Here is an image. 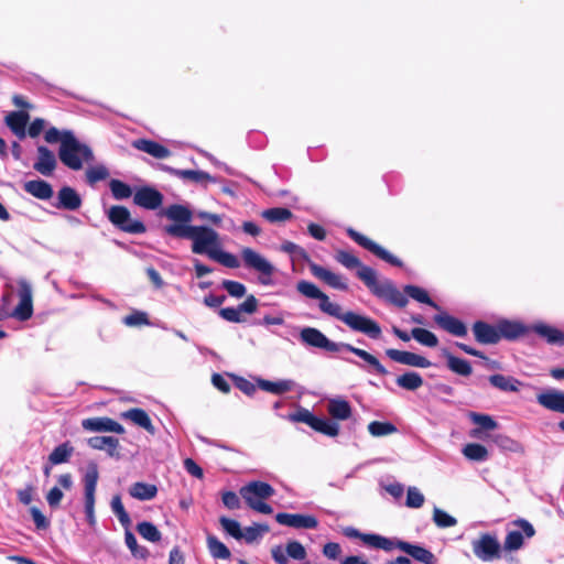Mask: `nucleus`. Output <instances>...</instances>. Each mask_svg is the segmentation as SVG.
I'll list each match as a JSON object with an SVG mask.
<instances>
[{
    "label": "nucleus",
    "instance_id": "nucleus-1",
    "mask_svg": "<svg viewBox=\"0 0 564 564\" xmlns=\"http://www.w3.org/2000/svg\"><path fill=\"white\" fill-rule=\"evenodd\" d=\"M296 289L302 295L308 299L319 300V308L322 312L339 319L350 329L362 333L370 338L380 337L381 328L377 322L355 312H344L339 304L332 302L329 297L312 282L300 281Z\"/></svg>",
    "mask_w": 564,
    "mask_h": 564
},
{
    "label": "nucleus",
    "instance_id": "nucleus-2",
    "mask_svg": "<svg viewBox=\"0 0 564 564\" xmlns=\"http://www.w3.org/2000/svg\"><path fill=\"white\" fill-rule=\"evenodd\" d=\"M58 156L64 165L74 171L82 170L85 164H90L95 159L93 150L79 142L73 133L64 135Z\"/></svg>",
    "mask_w": 564,
    "mask_h": 564
},
{
    "label": "nucleus",
    "instance_id": "nucleus-3",
    "mask_svg": "<svg viewBox=\"0 0 564 564\" xmlns=\"http://www.w3.org/2000/svg\"><path fill=\"white\" fill-rule=\"evenodd\" d=\"M14 296L13 293L4 294L2 296V306L0 307V319L13 317L18 321L24 322L32 317L33 314V300H32V288L25 281L18 282V290L15 296L19 300L18 305L9 310L11 299Z\"/></svg>",
    "mask_w": 564,
    "mask_h": 564
},
{
    "label": "nucleus",
    "instance_id": "nucleus-4",
    "mask_svg": "<svg viewBox=\"0 0 564 564\" xmlns=\"http://www.w3.org/2000/svg\"><path fill=\"white\" fill-rule=\"evenodd\" d=\"M359 279L378 297L383 299L399 307L408 304V299L401 293L390 280H379L373 269H362Z\"/></svg>",
    "mask_w": 564,
    "mask_h": 564
},
{
    "label": "nucleus",
    "instance_id": "nucleus-5",
    "mask_svg": "<svg viewBox=\"0 0 564 564\" xmlns=\"http://www.w3.org/2000/svg\"><path fill=\"white\" fill-rule=\"evenodd\" d=\"M240 495L246 503L257 512L271 514L273 509L265 502L267 499L274 495L271 485L263 481H252L241 487Z\"/></svg>",
    "mask_w": 564,
    "mask_h": 564
},
{
    "label": "nucleus",
    "instance_id": "nucleus-6",
    "mask_svg": "<svg viewBox=\"0 0 564 564\" xmlns=\"http://www.w3.org/2000/svg\"><path fill=\"white\" fill-rule=\"evenodd\" d=\"M191 240L194 253L206 254L209 258L221 247L218 232L205 226H196Z\"/></svg>",
    "mask_w": 564,
    "mask_h": 564
},
{
    "label": "nucleus",
    "instance_id": "nucleus-7",
    "mask_svg": "<svg viewBox=\"0 0 564 564\" xmlns=\"http://www.w3.org/2000/svg\"><path fill=\"white\" fill-rule=\"evenodd\" d=\"M241 258L245 267L259 273V282L261 284L270 285L272 283L275 268L265 257L247 247L241 250Z\"/></svg>",
    "mask_w": 564,
    "mask_h": 564
},
{
    "label": "nucleus",
    "instance_id": "nucleus-8",
    "mask_svg": "<svg viewBox=\"0 0 564 564\" xmlns=\"http://www.w3.org/2000/svg\"><path fill=\"white\" fill-rule=\"evenodd\" d=\"M288 419L292 422H303L311 426L313 430L327 436L334 437L339 433V425L337 423L327 419H319L307 409L301 408L295 413L290 414Z\"/></svg>",
    "mask_w": 564,
    "mask_h": 564
},
{
    "label": "nucleus",
    "instance_id": "nucleus-9",
    "mask_svg": "<svg viewBox=\"0 0 564 564\" xmlns=\"http://www.w3.org/2000/svg\"><path fill=\"white\" fill-rule=\"evenodd\" d=\"M108 217L113 225L127 232L141 234L145 231L144 225L139 220L132 219L126 207H111L108 212Z\"/></svg>",
    "mask_w": 564,
    "mask_h": 564
},
{
    "label": "nucleus",
    "instance_id": "nucleus-10",
    "mask_svg": "<svg viewBox=\"0 0 564 564\" xmlns=\"http://www.w3.org/2000/svg\"><path fill=\"white\" fill-rule=\"evenodd\" d=\"M471 545L474 554L484 562H490L500 555V543L491 534H481L479 539L473 541Z\"/></svg>",
    "mask_w": 564,
    "mask_h": 564
},
{
    "label": "nucleus",
    "instance_id": "nucleus-11",
    "mask_svg": "<svg viewBox=\"0 0 564 564\" xmlns=\"http://www.w3.org/2000/svg\"><path fill=\"white\" fill-rule=\"evenodd\" d=\"M347 234L355 242H357L359 246L364 247L365 249L369 250L370 252L376 254L378 258L384 260L386 262H388L392 265H397V267L402 265V262L397 257L391 254L388 250H386L384 248H382L381 246H379L378 243H376L368 237L357 232L356 230H354L351 228L347 229Z\"/></svg>",
    "mask_w": 564,
    "mask_h": 564
},
{
    "label": "nucleus",
    "instance_id": "nucleus-12",
    "mask_svg": "<svg viewBox=\"0 0 564 564\" xmlns=\"http://www.w3.org/2000/svg\"><path fill=\"white\" fill-rule=\"evenodd\" d=\"M300 338L304 344L326 351L341 350V343L329 340L319 329L314 327L303 328Z\"/></svg>",
    "mask_w": 564,
    "mask_h": 564
},
{
    "label": "nucleus",
    "instance_id": "nucleus-13",
    "mask_svg": "<svg viewBox=\"0 0 564 564\" xmlns=\"http://www.w3.org/2000/svg\"><path fill=\"white\" fill-rule=\"evenodd\" d=\"M343 533L348 538L360 539L365 544L375 549H381L384 551H391L394 549L393 540L379 534L361 533L352 527L345 528Z\"/></svg>",
    "mask_w": 564,
    "mask_h": 564
},
{
    "label": "nucleus",
    "instance_id": "nucleus-14",
    "mask_svg": "<svg viewBox=\"0 0 564 564\" xmlns=\"http://www.w3.org/2000/svg\"><path fill=\"white\" fill-rule=\"evenodd\" d=\"M82 426L89 432H112L117 434L126 432L120 423L107 416L85 419L82 421Z\"/></svg>",
    "mask_w": 564,
    "mask_h": 564
},
{
    "label": "nucleus",
    "instance_id": "nucleus-15",
    "mask_svg": "<svg viewBox=\"0 0 564 564\" xmlns=\"http://www.w3.org/2000/svg\"><path fill=\"white\" fill-rule=\"evenodd\" d=\"M275 520L281 525L295 529H315L318 521L315 517L300 513H278Z\"/></svg>",
    "mask_w": 564,
    "mask_h": 564
},
{
    "label": "nucleus",
    "instance_id": "nucleus-16",
    "mask_svg": "<svg viewBox=\"0 0 564 564\" xmlns=\"http://www.w3.org/2000/svg\"><path fill=\"white\" fill-rule=\"evenodd\" d=\"M310 269L312 274L325 282L327 285H329L333 289L346 291L348 289V284L346 279L337 274L326 268H323L314 262H310Z\"/></svg>",
    "mask_w": 564,
    "mask_h": 564
},
{
    "label": "nucleus",
    "instance_id": "nucleus-17",
    "mask_svg": "<svg viewBox=\"0 0 564 564\" xmlns=\"http://www.w3.org/2000/svg\"><path fill=\"white\" fill-rule=\"evenodd\" d=\"M386 354L393 361L402 364V365L417 367V368H429L431 366L430 360H427L425 357L420 356L414 352L403 351V350H398V349H388L386 351Z\"/></svg>",
    "mask_w": 564,
    "mask_h": 564
},
{
    "label": "nucleus",
    "instance_id": "nucleus-18",
    "mask_svg": "<svg viewBox=\"0 0 564 564\" xmlns=\"http://www.w3.org/2000/svg\"><path fill=\"white\" fill-rule=\"evenodd\" d=\"M394 547L405 552L410 556H412L414 560L424 563V564H435L436 557L435 555L429 551L427 549L414 545L404 541L393 540Z\"/></svg>",
    "mask_w": 564,
    "mask_h": 564
},
{
    "label": "nucleus",
    "instance_id": "nucleus-19",
    "mask_svg": "<svg viewBox=\"0 0 564 564\" xmlns=\"http://www.w3.org/2000/svg\"><path fill=\"white\" fill-rule=\"evenodd\" d=\"M29 119L30 116L24 110L11 111L4 117V123L17 138L23 139L26 135Z\"/></svg>",
    "mask_w": 564,
    "mask_h": 564
},
{
    "label": "nucleus",
    "instance_id": "nucleus-20",
    "mask_svg": "<svg viewBox=\"0 0 564 564\" xmlns=\"http://www.w3.org/2000/svg\"><path fill=\"white\" fill-rule=\"evenodd\" d=\"M536 400L543 408L564 414V391L551 389L540 393Z\"/></svg>",
    "mask_w": 564,
    "mask_h": 564
},
{
    "label": "nucleus",
    "instance_id": "nucleus-21",
    "mask_svg": "<svg viewBox=\"0 0 564 564\" xmlns=\"http://www.w3.org/2000/svg\"><path fill=\"white\" fill-rule=\"evenodd\" d=\"M434 321L441 328L452 335L462 337L467 334V327L465 324L458 318L445 312H441L440 314L435 315Z\"/></svg>",
    "mask_w": 564,
    "mask_h": 564
},
{
    "label": "nucleus",
    "instance_id": "nucleus-22",
    "mask_svg": "<svg viewBox=\"0 0 564 564\" xmlns=\"http://www.w3.org/2000/svg\"><path fill=\"white\" fill-rule=\"evenodd\" d=\"M55 207L66 210H77L82 206L80 195L72 187L64 186L59 189Z\"/></svg>",
    "mask_w": 564,
    "mask_h": 564
},
{
    "label": "nucleus",
    "instance_id": "nucleus-23",
    "mask_svg": "<svg viewBox=\"0 0 564 564\" xmlns=\"http://www.w3.org/2000/svg\"><path fill=\"white\" fill-rule=\"evenodd\" d=\"M162 195L158 191L143 187L134 194L133 200L138 206L147 209H155L162 204Z\"/></svg>",
    "mask_w": 564,
    "mask_h": 564
},
{
    "label": "nucleus",
    "instance_id": "nucleus-24",
    "mask_svg": "<svg viewBox=\"0 0 564 564\" xmlns=\"http://www.w3.org/2000/svg\"><path fill=\"white\" fill-rule=\"evenodd\" d=\"M468 416L474 424L478 425L477 429H473L469 433L473 438H482V430L492 431L498 427V423L490 415L470 412Z\"/></svg>",
    "mask_w": 564,
    "mask_h": 564
},
{
    "label": "nucleus",
    "instance_id": "nucleus-25",
    "mask_svg": "<svg viewBox=\"0 0 564 564\" xmlns=\"http://www.w3.org/2000/svg\"><path fill=\"white\" fill-rule=\"evenodd\" d=\"M132 147L139 151L145 152L152 155L155 159H166L171 155V152L167 148L162 144L147 140V139H138L132 142Z\"/></svg>",
    "mask_w": 564,
    "mask_h": 564
},
{
    "label": "nucleus",
    "instance_id": "nucleus-26",
    "mask_svg": "<svg viewBox=\"0 0 564 564\" xmlns=\"http://www.w3.org/2000/svg\"><path fill=\"white\" fill-rule=\"evenodd\" d=\"M327 412L333 419L345 421L351 416L352 410L348 401L336 397L327 400Z\"/></svg>",
    "mask_w": 564,
    "mask_h": 564
},
{
    "label": "nucleus",
    "instance_id": "nucleus-27",
    "mask_svg": "<svg viewBox=\"0 0 564 564\" xmlns=\"http://www.w3.org/2000/svg\"><path fill=\"white\" fill-rule=\"evenodd\" d=\"M477 341L481 344H496L500 340L498 326L494 327L484 322H477L473 327Z\"/></svg>",
    "mask_w": 564,
    "mask_h": 564
},
{
    "label": "nucleus",
    "instance_id": "nucleus-28",
    "mask_svg": "<svg viewBox=\"0 0 564 564\" xmlns=\"http://www.w3.org/2000/svg\"><path fill=\"white\" fill-rule=\"evenodd\" d=\"M121 417L131 421L133 424L144 429L150 434L155 433V429L148 413L142 409H130L121 413Z\"/></svg>",
    "mask_w": 564,
    "mask_h": 564
},
{
    "label": "nucleus",
    "instance_id": "nucleus-29",
    "mask_svg": "<svg viewBox=\"0 0 564 564\" xmlns=\"http://www.w3.org/2000/svg\"><path fill=\"white\" fill-rule=\"evenodd\" d=\"M73 486V479H72V476L69 474H64V475H61L58 477V486H55L53 487L46 495V500H47V503L52 507V508H55L59 505L62 498H63V491L62 489H65V490H70Z\"/></svg>",
    "mask_w": 564,
    "mask_h": 564
},
{
    "label": "nucleus",
    "instance_id": "nucleus-30",
    "mask_svg": "<svg viewBox=\"0 0 564 564\" xmlns=\"http://www.w3.org/2000/svg\"><path fill=\"white\" fill-rule=\"evenodd\" d=\"M531 329L539 336L545 338L549 344L564 343V333L551 325L544 323H535L531 326Z\"/></svg>",
    "mask_w": 564,
    "mask_h": 564
},
{
    "label": "nucleus",
    "instance_id": "nucleus-31",
    "mask_svg": "<svg viewBox=\"0 0 564 564\" xmlns=\"http://www.w3.org/2000/svg\"><path fill=\"white\" fill-rule=\"evenodd\" d=\"M94 449L106 451L109 456L118 455L119 441L112 436H95L87 441Z\"/></svg>",
    "mask_w": 564,
    "mask_h": 564
},
{
    "label": "nucleus",
    "instance_id": "nucleus-32",
    "mask_svg": "<svg viewBox=\"0 0 564 564\" xmlns=\"http://www.w3.org/2000/svg\"><path fill=\"white\" fill-rule=\"evenodd\" d=\"M442 355L446 358L447 367L453 372L465 377L471 373V366L467 360L453 356L445 348L442 349Z\"/></svg>",
    "mask_w": 564,
    "mask_h": 564
},
{
    "label": "nucleus",
    "instance_id": "nucleus-33",
    "mask_svg": "<svg viewBox=\"0 0 564 564\" xmlns=\"http://www.w3.org/2000/svg\"><path fill=\"white\" fill-rule=\"evenodd\" d=\"M56 166V158L46 148H37V172L48 175Z\"/></svg>",
    "mask_w": 564,
    "mask_h": 564
},
{
    "label": "nucleus",
    "instance_id": "nucleus-34",
    "mask_svg": "<svg viewBox=\"0 0 564 564\" xmlns=\"http://www.w3.org/2000/svg\"><path fill=\"white\" fill-rule=\"evenodd\" d=\"M341 349L350 351V352L355 354L356 356L360 357L361 359H364L366 362H368L370 366H372L379 375L388 373L387 369L380 364V361L375 356L369 354L368 351L360 349V348H356V347L351 346L350 344H344V343H341Z\"/></svg>",
    "mask_w": 564,
    "mask_h": 564
},
{
    "label": "nucleus",
    "instance_id": "nucleus-35",
    "mask_svg": "<svg viewBox=\"0 0 564 564\" xmlns=\"http://www.w3.org/2000/svg\"><path fill=\"white\" fill-rule=\"evenodd\" d=\"M499 336L513 339L527 332V328L519 322L501 321L498 323Z\"/></svg>",
    "mask_w": 564,
    "mask_h": 564
},
{
    "label": "nucleus",
    "instance_id": "nucleus-36",
    "mask_svg": "<svg viewBox=\"0 0 564 564\" xmlns=\"http://www.w3.org/2000/svg\"><path fill=\"white\" fill-rule=\"evenodd\" d=\"M489 382L501 391L517 392L521 386V382L513 378L502 375H492L489 377Z\"/></svg>",
    "mask_w": 564,
    "mask_h": 564
},
{
    "label": "nucleus",
    "instance_id": "nucleus-37",
    "mask_svg": "<svg viewBox=\"0 0 564 564\" xmlns=\"http://www.w3.org/2000/svg\"><path fill=\"white\" fill-rule=\"evenodd\" d=\"M129 494L138 500H151L156 496L158 488L152 484L135 482L130 487Z\"/></svg>",
    "mask_w": 564,
    "mask_h": 564
},
{
    "label": "nucleus",
    "instance_id": "nucleus-38",
    "mask_svg": "<svg viewBox=\"0 0 564 564\" xmlns=\"http://www.w3.org/2000/svg\"><path fill=\"white\" fill-rule=\"evenodd\" d=\"M335 259L337 262H339L341 265H344L347 269H357V276L359 278V273L362 269H371L370 267H367L360 262V260L354 256L352 253L344 250H339L335 254Z\"/></svg>",
    "mask_w": 564,
    "mask_h": 564
},
{
    "label": "nucleus",
    "instance_id": "nucleus-39",
    "mask_svg": "<svg viewBox=\"0 0 564 564\" xmlns=\"http://www.w3.org/2000/svg\"><path fill=\"white\" fill-rule=\"evenodd\" d=\"M259 386L264 391L274 393V394H282L284 392L291 391L295 383L292 380H280V381H268V380H261L259 382Z\"/></svg>",
    "mask_w": 564,
    "mask_h": 564
},
{
    "label": "nucleus",
    "instance_id": "nucleus-40",
    "mask_svg": "<svg viewBox=\"0 0 564 564\" xmlns=\"http://www.w3.org/2000/svg\"><path fill=\"white\" fill-rule=\"evenodd\" d=\"M397 384L405 390L414 391L422 387L423 378L417 372L409 371L397 378Z\"/></svg>",
    "mask_w": 564,
    "mask_h": 564
},
{
    "label": "nucleus",
    "instance_id": "nucleus-41",
    "mask_svg": "<svg viewBox=\"0 0 564 564\" xmlns=\"http://www.w3.org/2000/svg\"><path fill=\"white\" fill-rule=\"evenodd\" d=\"M207 547L214 558L228 560L230 557L229 549L214 535L207 536Z\"/></svg>",
    "mask_w": 564,
    "mask_h": 564
},
{
    "label": "nucleus",
    "instance_id": "nucleus-42",
    "mask_svg": "<svg viewBox=\"0 0 564 564\" xmlns=\"http://www.w3.org/2000/svg\"><path fill=\"white\" fill-rule=\"evenodd\" d=\"M462 452L469 460L485 462L488 458L487 448L478 443H469L465 445Z\"/></svg>",
    "mask_w": 564,
    "mask_h": 564
},
{
    "label": "nucleus",
    "instance_id": "nucleus-43",
    "mask_svg": "<svg viewBox=\"0 0 564 564\" xmlns=\"http://www.w3.org/2000/svg\"><path fill=\"white\" fill-rule=\"evenodd\" d=\"M404 292L413 300L420 303L427 304L433 308L441 311L440 306L434 301L431 300V297L429 296L427 292L424 289L415 285H406L404 288Z\"/></svg>",
    "mask_w": 564,
    "mask_h": 564
},
{
    "label": "nucleus",
    "instance_id": "nucleus-44",
    "mask_svg": "<svg viewBox=\"0 0 564 564\" xmlns=\"http://www.w3.org/2000/svg\"><path fill=\"white\" fill-rule=\"evenodd\" d=\"M74 452L73 446L69 443H63L58 445L48 456V462L52 465L66 463Z\"/></svg>",
    "mask_w": 564,
    "mask_h": 564
},
{
    "label": "nucleus",
    "instance_id": "nucleus-45",
    "mask_svg": "<svg viewBox=\"0 0 564 564\" xmlns=\"http://www.w3.org/2000/svg\"><path fill=\"white\" fill-rule=\"evenodd\" d=\"M98 481V469L96 465H90L85 474V498H95V491Z\"/></svg>",
    "mask_w": 564,
    "mask_h": 564
},
{
    "label": "nucleus",
    "instance_id": "nucleus-46",
    "mask_svg": "<svg viewBox=\"0 0 564 564\" xmlns=\"http://www.w3.org/2000/svg\"><path fill=\"white\" fill-rule=\"evenodd\" d=\"M368 431L373 437H381L395 433L397 427L390 422L372 421L368 424Z\"/></svg>",
    "mask_w": 564,
    "mask_h": 564
},
{
    "label": "nucleus",
    "instance_id": "nucleus-47",
    "mask_svg": "<svg viewBox=\"0 0 564 564\" xmlns=\"http://www.w3.org/2000/svg\"><path fill=\"white\" fill-rule=\"evenodd\" d=\"M261 215L270 223H283L292 218L291 210L283 207L265 209Z\"/></svg>",
    "mask_w": 564,
    "mask_h": 564
},
{
    "label": "nucleus",
    "instance_id": "nucleus-48",
    "mask_svg": "<svg viewBox=\"0 0 564 564\" xmlns=\"http://www.w3.org/2000/svg\"><path fill=\"white\" fill-rule=\"evenodd\" d=\"M196 226L188 225L187 223L183 224H173L165 227V232L170 236L176 238H186L192 239L194 229Z\"/></svg>",
    "mask_w": 564,
    "mask_h": 564
},
{
    "label": "nucleus",
    "instance_id": "nucleus-49",
    "mask_svg": "<svg viewBox=\"0 0 564 564\" xmlns=\"http://www.w3.org/2000/svg\"><path fill=\"white\" fill-rule=\"evenodd\" d=\"M169 219L180 223H189L192 220V213L184 206L172 205L165 210Z\"/></svg>",
    "mask_w": 564,
    "mask_h": 564
},
{
    "label": "nucleus",
    "instance_id": "nucleus-50",
    "mask_svg": "<svg viewBox=\"0 0 564 564\" xmlns=\"http://www.w3.org/2000/svg\"><path fill=\"white\" fill-rule=\"evenodd\" d=\"M411 336L426 347H435L438 344L437 337L425 328H413Z\"/></svg>",
    "mask_w": 564,
    "mask_h": 564
},
{
    "label": "nucleus",
    "instance_id": "nucleus-51",
    "mask_svg": "<svg viewBox=\"0 0 564 564\" xmlns=\"http://www.w3.org/2000/svg\"><path fill=\"white\" fill-rule=\"evenodd\" d=\"M137 530L143 539H145L150 542H159L161 540V532L151 522H148V521L140 522L137 525Z\"/></svg>",
    "mask_w": 564,
    "mask_h": 564
},
{
    "label": "nucleus",
    "instance_id": "nucleus-52",
    "mask_svg": "<svg viewBox=\"0 0 564 564\" xmlns=\"http://www.w3.org/2000/svg\"><path fill=\"white\" fill-rule=\"evenodd\" d=\"M210 259L230 269H236L240 265L238 258L230 252L224 251L221 247L213 253Z\"/></svg>",
    "mask_w": 564,
    "mask_h": 564
},
{
    "label": "nucleus",
    "instance_id": "nucleus-53",
    "mask_svg": "<svg viewBox=\"0 0 564 564\" xmlns=\"http://www.w3.org/2000/svg\"><path fill=\"white\" fill-rule=\"evenodd\" d=\"M433 521L436 524V527L442 529L452 528L457 524L456 518H454L453 516L448 514L447 512L437 507H434L433 509Z\"/></svg>",
    "mask_w": 564,
    "mask_h": 564
},
{
    "label": "nucleus",
    "instance_id": "nucleus-54",
    "mask_svg": "<svg viewBox=\"0 0 564 564\" xmlns=\"http://www.w3.org/2000/svg\"><path fill=\"white\" fill-rule=\"evenodd\" d=\"M176 176L183 180H191L193 182H204V181H212V176L203 171H195V170H175L173 171Z\"/></svg>",
    "mask_w": 564,
    "mask_h": 564
},
{
    "label": "nucleus",
    "instance_id": "nucleus-55",
    "mask_svg": "<svg viewBox=\"0 0 564 564\" xmlns=\"http://www.w3.org/2000/svg\"><path fill=\"white\" fill-rule=\"evenodd\" d=\"M124 541H126L128 549L133 554V556L140 557V558L147 557V555H148L147 549L143 546H139L137 539L131 531H129V530L126 531Z\"/></svg>",
    "mask_w": 564,
    "mask_h": 564
},
{
    "label": "nucleus",
    "instance_id": "nucleus-56",
    "mask_svg": "<svg viewBox=\"0 0 564 564\" xmlns=\"http://www.w3.org/2000/svg\"><path fill=\"white\" fill-rule=\"evenodd\" d=\"M424 501V495L416 487L408 488L405 501L406 507L417 509L423 506Z\"/></svg>",
    "mask_w": 564,
    "mask_h": 564
},
{
    "label": "nucleus",
    "instance_id": "nucleus-57",
    "mask_svg": "<svg viewBox=\"0 0 564 564\" xmlns=\"http://www.w3.org/2000/svg\"><path fill=\"white\" fill-rule=\"evenodd\" d=\"M111 509L113 511V513L118 517L120 523L128 528L130 525V517L129 514L126 512L124 510V507L121 502V499L119 496H116L112 498L111 500Z\"/></svg>",
    "mask_w": 564,
    "mask_h": 564
},
{
    "label": "nucleus",
    "instance_id": "nucleus-58",
    "mask_svg": "<svg viewBox=\"0 0 564 564\" xmlns=\"http://www.w3.org/2000/svg\"><path fill=\"white\" fill-rule=\"evenodd\" d=\"M109 175V172L104 165L90 166L86 170V178L88 183L94 184L98 181L106 180Z\"/></svg>",
    "mask_w": 564,
    "mask_h": 564
},
{
    "label": "nucleus",
    "instance_id": "nucleus-59",
    "mask_svg": "<svg viewBox=\"0 0 564 564\" xmlns=\"http://www.w3.org/2000/svg\"><path fill=\"white\" fill-rule=\"evenodd\" d=\"M523 545V534L520 531H510L505 540L507 551H517Z\"/></svg>",
    "mask_w": 564,
    "mask_h": 564
},
{
    "label": "nucleus",
    "instance_id": "nucleus-60",
    "mask_svg": "<svg viewBox=\"0 0 564 564\" xmlns=\"http://www.w3.org/2000/svg\"><path fill=\"white\" fill-rule=\"evenodd\" d=\"M110 189H111L112 195L117 199L128 198L132 194L129 185H127L126 183L118 181V180H112L110 182Z\"/></svg>",
    "mask_w": 564,
    "mask_h": 564
},
{
    "label": "nucleus",
    "instance_id": "nucleus-61",
    "mask_svg": "<svg viewBox=\"0 0 564 564\" xmlns=\"http://www.w3.org/2000/svg\"><path fill=\"white\" fill-rule=\"evenodd\" d=\"M285 552L289 555V557L296 561H302L306 557L305 547L297 541L288 542L285 546Z\"/></svg>",
    "mask_w": 564,
    "mask_h": 564
},
{
    "label": "nucleus",
    "instance_id": "nucleus-62",
    "mask_svg": "<svg viewBox=\"0 0 564 564\" xmlns=\"http://www.w3.org/2000/svg\"><path fill=\"white\" fill-rule=\"evenodd\" d=\"M123 324L129 327L149 325L148 315L141 311H134L130 315L123 317Z\"/></svg>",
    "mask_w": 564,
    "mask_h": 564
},
{
    "label": "nucleus",
    "instance_id": "nucleus-63",
    "mask_svg": "<svg viewBox=\"0 0 564 564\" xmlns=\"http://www.w3.org/2000/svg\"><path fill=\"white\" fill-rule=\"evenodd\" d=\"M220 524L224 530L235 539H242V530L238 521L228 518H220Z\"/></svg>",
    "mask_w": 564,
    "mask_h": 564
},
{
    "label": "nucleus",
    "instance_id": "nucleus-64",
    "mask_svg": "<svg viewBox=\"0 0 564 564\" xmlns=\"http://www.w3.org/2000/svg\"><path fill=\"white\" fill-rule=\"evenodd\" d=\"M269 528L267 525L254 524L252 527H248L242 530V539L247 542H253L258 538L262 536L265 532H268Z\"/></svg>",
    "mask_w": 564,
    "mask_h": 564
}]
</instances>
